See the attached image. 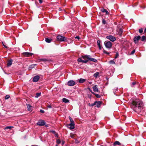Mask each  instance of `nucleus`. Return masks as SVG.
<instances>
[{
  "mask_svg": "<svg viewBox=\"0 0 146 146\" xmlns=\"http://www.w3.org/2000/svg\"><path fill=\"white\" fill-rule=\"evenodd\" d=\"M131 108L135 112L139 113L143 108V104L142 101L139 99H133L130 101Z\"/></svg>",
  "mask_w": 146,
  "mask_h": 146,
  "instance_id": "f257e3e1",
  "label": "nucleus"
},
{
  "mask_svg": "<svg viewBox=\"0 0 146 146\" xmlns=\"http://www.w3.org/2000/svg\"><path fill=\"white\" fill-rule=\"evenodd\" d=\"M84 60V61H87L88 62L89 61H91L94 62H96L97 60L95 58H91V56L89 55H84L81 57Z\"/></svg>",
  "mask_w": 146,
  "mask_h": 146,
  "instance_id": "f03ea898",
  "label": "nucleus"
},
{
  "mask_svg": "<svg viewBox=\"0 0 146 146\" xmlns=\"http://www.w3.org/2000/svg\"><path fill=\"white\" fill-rule=\"evenodd\" d=\"M57 40L60 42L66 41V37L60 35H58L56 37Z\"/></svg>",
  "mask_w": 146,
  "mask_h": 146,
  "instance_id": "7ed1b4c3",
  "label": "nucleus"
},
{
  "mask_svg": "<svg viewBox=\"0 0 146 146\" xmlns=\"http://www.w3.org/2000/svg\"><path fill=\"white\" fill-rule=\"evenodd\" d=\"M104 44L106 47L108 48H111L112 46L111 42L109 41H105Z\"/></svg>",
  "mask_w": 146,
  "mask_h": 146,
  "instance_id": "20e7f679",
  "label": "nucleus"
},
{
  "mask_svg": "<svg viewBox=\"0 0 146 146\" xmlns=\"http://www.w3.org/2000/svg\"><path fill=\"white\" fill-rule=\"evenodd\" d=\"M106 37L112 42H113L116 40V38L112 35L108 36Z\"/></svg>",
  "mask_w": 146,
  "mask_h": 146,
  "instance_id": "39448f33",
  "label": "nucleus"
},
{
  "mask_svg": "<svg viewBox=\"0 0 146 146\" xmlns=\"http://www.w3.org/2000/svg\"><path fill=\"white\" fill-rule=\"evenodd\" d=\"M141 37L140 36H135L133 38V40L135 44H137L138 42V40L141 39Z\"/></svg>",
  "mask_w": 146,
  "mask_h": 146,
  "instance_id": "423d86ee",
  "label": "nucleus"
},
{
  "mask_svg": "<svg viewBox=\"0 0 146 146\" xmlns=\"http://www.w3.org/2000/svg\"><path fill=\"white\" fill-rule=\"evenodd\" d=\"M45 124V121L42 120H39L37 123V124L39 125L40 126H42L44 125Z\"/></svg>",
  "mask_w": 146,
  "mask_h": 146,
  "instance_id": "0eeeda50",
  "label": "nucleus"
},
{
  "mask_svg": "<svg viewBox=\"0 0 146 146\" xmlns=\"http://www.w3.org/2000/svg\"><path fill=\"white\" fill-rule=\"evenodd\" d=\"M22 54L24 56L27 57L32 56L33 54L31 52H26L23 53Z\"/></svg>",
  "mask_w": 146,
  "mask_h": 146,
  "instance_id": "6e6552de",
  "label": "nucleus"
},
{
  "mask_svg": "<svg viewBox=\"0 0 146 146\" xmlns=\"http://www.w3.org/2000/svg\"><path fill=\"white\" fill-rule=\"evenodd\" d=\"M74 125L75 124L70 123L67 124V126L70 130H72L74 128Z\"/></svg>",
  "mask_w": 146,
  "mask_h": 146,
  "instance_id": "1a4fd4ad",
  "label": "nucleus"
},
{
  "mask_svg": "<svg viewBox=\"0 0 146 146\" xmlns=\"http://www.w3.org/2000/svg\"><path fill=\"white\" fill-rule=\"evenodd\" d=\"M117 31L118 33L117 35H119L120 36H121L123 33V30L121 28H120L117 29Z\"/></svg>",
  "mask_w": 146,
  "mask_h": 146,
  "instance_id": "9d476101",
  "label": "nucleus"
},
{
  "mask_svg": "<svg viewBox=\"0 0 146 146\" xmlns=\"http://www.w3.org/2000/svg\"><path fill=\"white\" fill-rule=\"evenodd\" d=\"M75 84V82L72 80H70L68 82V85L69 86H72Z\"/></svg>",
  "mask_w": 146,
  "mask_h": 146,
  "instance_id": "9b49d317",
  "label": "nucleus"
},
{
  "mask_svg": "<svg viewBox=\"0 0 146 146\" xmlns=\"http://www.w3.org/2000/svg\"><path fill=\"white\" fill-rule=\"evenodd\" d=\"M39 79L40 77L39 76H36L33 78V81L34 82H36L39 80Z\"/></svg>",
  "mask_w": 146,
  "mask_h": 146,
  "instance_id": "f8f14e48",
  "label": "nucleus"
},
{
  "mask_svg": "<svg viewBox=\"0 0 146 146\" xmlns=\"http://www.w3.org/2000/svg\"><path fill=\"white\" fill-rule=\"evenodd\" d=\"M93 91L95 92H98L99 90L97 87V85H95L93 87Z\"/></svg>",
  "mask_w": 146,
  "mask_h": 146,
  "instance_id": "ddd939ff",
  "label": "nucleus"
},
{
  "mask_svg": "<svg viewBox=\"0 0 146 146\" xmlns=\"http://www.w3.org/2000/svg\"><path fill=\"white\" fill-rule=\"evenodd\" d=\"M13 60L12 59H10L8 60L7 63V66H11Z\"/></svg>",
  "mask_w": 146,
  "mask_h": 146,
  "instance_id": "4468645a",
  "label": "nucleus"
},
{
  "mask_svg": "<svg viewBox=\"0 0 146 146\" xmlns=\"http://www.w3.org/2000/svg\"><path fill=\"white\" fill-rule=\"evenodd\" d=\"M77 61L78 62H82L83 63H86L88 62L87 61H84V60H82L81 58H78L77 60Z\"/></svg>",
  "mask_w": 146,
  "mask_h": 146,
  "instance_id": "2eb2a0df",
  "label": "nucleus"
},
{
  "mask_svg": "<svg viewBox=\"0 0 146 146\" xmlns=\"http://www.w3.org/2000/svg\"><path fill=\"white\" fill-rule=\"evenodd\" d=\"M101 43V41L100 40H98L97 41V45H98V47L99 48L100 50H101V46L100 44Z\"/></svg>",
  "mask_w": 146,
  "mask_h": 146,
  "instance_id": "dca6fc26",
  "label": "nucleus"
},
{
  "mask_svg": "<svg viewBox=\"0 0 146 146\" xmlns=\"http://www.w3.org/2000/svg\"><path fill=\"white\" fill-rule=\"evenodd\" d=\"M78 82L80 83H83L85 82L86 80L84 79L80 78L78 80Z\"/></svg>",
  "mask_w": 146,
  "mask_h": 146,
  "instance_id": "f3484780",
  "label": "nucleus"
},
{
  "mask_svg": "<svg viewBox=\"0 0 146 146\" xmlns=\"http://www.w3.org/2000/svg\"><path fill=\"white\" fill-rule=\"evenodd\" d=\"M101 11L103 13L106 12V15H109V13L106 9H103L101 10Z\"/></svg>",
  "mask_w": 146,
  "mask_h": 146,
  "instance_id": "a211bd4d",
  "label": "nucleus"
},
{
  "mask_svg": "<svg viewBox=\"0 0 146 146\" xmlns=\"http://www.w3.org/2000/svg\"><path fill=\"white\" fill-rule=\"evenodd\" d=\"M45 40L46 42L50 43L52 40V39L48 38H46L45 39Z\"/></svg>",
  "mask_w": 146,
  "mask_h": 146,
  "instance_id": "6ab92c4d",
  "label": "nucleus"
},
{
  "mask_svg": "<svg viewBox=\"0 0 146 146\" xmlns=\"http://www.w3.org/2000/svg\"><path fill=\"white\" fill-rule=\"evenodd\" d=\"M62 101L63 102H64L65 103H68L69 102V100L65 98H63L62 99Z\"/></svg>",
  "mask_w": 146,
  "mask_h": 146,
  "instance_id": "aec40b11",
  "label": "nucleus"
},
{
  "mask_svg": "<svg viewBox=\"0 0 146 146\" xmlns=\"http://www.w3.org/2000/svg\"><path fill=\"white\" fill-rule=\"evenodd\" d=\"M96 106L98 108H99L100 106L102 104L101 102L100 101H98V102H97V103H96Z\"/></svg>",
  "mask_w": 146,
  "mask_h": 146,
  "instance_id": "412c9836",
  "label": "nucleus"
},
{
  "mask_svg": "<svg viewBox=\"0 0 146 146\" xmlns=\"http://www.w3.org/2000/svg\"><path fill=\"white\" fill-rule=\"evenodd\" d=\"M26 105L28 108V110L29 111H30L31 110V108L32 107L28 104H27Z\"/></svg>",
  "mask_w": 146,
  "mask_h": 146,
  "instance_id": "4be33fe9",
  "label": "nucleus"
},
{
  "mask_svg": "<svg viewBox=\"0 0 146 146\" xmlns=\"http://www.w3.org/2000/svg\"><path fill=\"white\" fill-rule=\"evenodd\" d=\"M99 72H96L94 74L93 76L94 77L96 78L99 75Z\"/></svg>",
  "mask_w": 146,
  "mask_h": 146,
  "instance_id": "5701e85b",
  "label": "nucleus"
},
{
  "mask_svg": "<svg viewBox=\"0 0 146 146\" xmlns=\"http://www.w3.org/2000/svg\"><path fill=\"white\" fill-rule=\"evenodd\" d=\"M13 127H14L13 126H7L4 128V129L6 130L8 129H11Z\"/></svg>",
  "mask_w": 146,
  "mask_h": 146,
  "instance_id": "b1692460",
  "label": "nucleus"
},
{
  "mask_svg": "<svg viewBox=\"0 0 146 146\" xmlns=\"http://www.w3.org/2000/svg\"><path fill=\"white\" fill-rule=\"evenodd\" d=\"M138 84V83L137 82H133L131 85V86L132 87H133L135 85H136V84Z\"/></svg>",
  "mask_w": 146,
  "mask_h": 146,
  "instance_id": "393cba45",
  "label": "nucleus"
},
{
  "mask_svg": "<svg viewBox=\"0 0 146 146\" xmlns=\"http://www.w3.org/2000/svg\"><path fill=\"white\" fill-rule=\"evenodd\" d=\"M113 145H121V143L119 142L116 141L114 142V143H113Z\"/></svg>",
  "mask_w": 146,
  "mask_h": 146,
  "instance_id": "a878e982",
  "label": "nucleus"
},
{
  "mask_svg": "<svg viewBox=\"0 0 146 146\" xmlns=\"http://www.w3.org/2000/svg\"><path fill=\"white\" fill-rule=\"evenodd\" d=\"M141 39L142 41H144L146 39V36H142Z\"/></svg>",
  "mask_w": 146,
  "mask_h": 146,
  "instance_id": "bb28decb",
  "label": "nucleus"
},
{
  "mask_svg": "<svg viewBox=\"0 0 146 146\" xmlns=\"http://www.w3.org/2000/svg\"><path fill=\"white\" fill-rule=\"evenodd\" d=\"M94 95H95L96 97L97 98H100L101 97V96L98 94H96L95 93Z\"/></svg>",
  "mask_w": 146,
  "mask_h": 146,
  "instance_id": "cd10ccee",
  "label": "nucleus"
},
{
  "mask_svg": "<svg viewBox=\"0 0 146 146\" xmlns=\"http://www.w3.org/2000/svg\"><path fill=\"white\" fill-rule=\"evenodd\" d=\"M41 94V93H37L36 94V96L35 97L36 98H38Z\"/></svg>",
  "mask_w": 146,
  "mask_h": 146,
  "instance_id": "c85d7f7f",
  "label": "nucleus"
},
{
  "mask_svg": "<svg viewBox=\"0 0 146 146\" xmlns=\"http://www.w3.org/2000/svg\"><path fill=\"white\" fill-rule=\"evenodd\" d=\"M109 63L110 64H115V63L113 60H111L110 61Z\"/></svg>",
  "mask_w": 146,
  "mask_h": 146,
  "instance_id": "c756f323",
  "label": "nucleus"
},
{
  "mask_svg": "<svg viewBox=\"0 0 146 146\" xmlns=\"http://www.w3.org/2000/svg\"><path fill=\"white\" fill-rule=\"evenodd\" d=\"M36 65L35 64H32L29 66V68L30 69H32V68H34Z\"/></svg>",
  "mask_w": 146,
  "mask_h": 146,
  "instance_id": "7c9ffc66",
  "label": "nucleus"
},
{
  "mask_svg": "<svg viewBox=\"0 0 146 146\" xmlns=\"http://www.w3.org/2000/svg\"><path fill=\"white\" fill-rule=\"evenodd\" d=\"M75 135L73 134L72 133H71L70 134V136L72 138H74V137H75Z\"/></svg>",
  "mask_w": 146,
  "mask_h": 146,
  "instance_id": "2f4dec72",
  "label": "nucleus"
},
{
  "mask_svg": "<svg viewBox=\"0 0 146 146\" xmlns=\"http://www.w3.org/2000/svg\"><path fill=\"white\" fill-rule=\"evenodd\" d=\"M143 31V29L142 28L140 29L139 30V32L140 33H141Z\"/></svg>",
  "mask_w": 146,
  "mask_h": 146,
  "instance_id": "473e14b6",
  "label": "nucleus"
},
{
  "mask_svg": "<svg viewBox=\"0 0 146 146\" xmlns=\"http://www.w3.org/2000/svg\"><path fill=\"white\" fill-rule=\"evenodd\" d=\"M97 103V101H96L94 103L92 104H91V105H90V106H93L94 105H95Z\"/></svg>",
  "mask_w": 146,
  "mask_h": 146,
  "instance_id": "72a5a7b5",
  "label": "nucleus"
},
{
  "mask_svg": "<svg viewBox=\"0 0 146 146\" xmlns=\"http://www.w3.org/2000/svg\"><path fill=\"white\" fill-rule=\"evenodd\" d=\"M10 97V96L9 95H7L5 97V99H8Z\"/></svg>",
  "mask_w": 146,
  "mask_h": 146,
  "instance_id": "f704fd0d",
  "label": "nucleus"
},
{
  "mask_svg": "<svg viewBox=\"0 0 146 146\" xmlns=\"http://www.w3.org/2000/svg\"><path fill=\"white\" fill-rule=\"evenodd\" d=\"M56 143H57V144H60V143H61V141L60 140V139H58L57 140H56Z\"/></svg>",
  "mask_w": 146,
  "mask_h": 146,
  "instance_id": "c9c22d12",
  "label": "nucleus"
},
{
  "mask_svg": "<svg viewBox=\"0 0 146 146\" xmlns=\"http://www.w3.org/2000/svg\"><path fill=\"white\" fill-rule=\"evenodd\" d=\"M103 52L104 53L107 54L108 55H109L110 54L109 52H108L107 51L105 50H103Z\"/></svg>",
  "mask_w": 146,
  "mask_h": 146,
  "instance_id": "e433bc0d",
  "label": "nucleus"
},
{
  "mask_svg": "<svg viewBox=\"0 0 146 146\" xmlns=\"http://www.w3.org/2000/svg\"><path fill=\"white\" fill-rule=\"evenodd\" d=\"M102 23L103 24H106V22L105 20L104 19H103L102 20Z\"/></svg>",
  "mask_w": 146,
  "mask_h": 146,
  "instance_id": "4c0bfd02",
  "label": "nucleus"
},
{
  "mask_svg": "<svg viewBox=\"0 0 146 146\" xmlns=\"http://www.w3.org/2000/svg\"><path fill=\"white\" fill-rule=\"evenodd\" d=\"M119 56V54L117 52L116 53V56L115 57V58H117Z\"/></svg>",
  "mask_w": 146,
  "mask_h": 146,
  "instance_id": "58836bf2",
  "label": "nucleus"
},
{
  "mask_svg": "<svg viewBox=\"0 0 146 146\" xmlns=\"http://www.w3.org/2000/svg\"><path fill=\"white\" fill-rule=\"evenodd\" d=\"M75 143H79L80 142L78 140L76 139L75 141Z\"/></svg>",
  "mask_w": 146,
  "mask_h": 146,
  "instance_id": "ea45409f",
  "label": "nucleus"
},
{
  "mask_svg": "<svg viewBox=\"0 0 146 146\" xmlns=\"http://www.w3.org/2000/svg\"><path fill=\"white\" fill-rule=\"evenodd\" d=\"M135 50H133L131 52L130 54H133L135 52Z\"/></svg>",
  "mask_w": 146,
  "mask_h": 146,
  "instance_id": "a19ab883",
  "label": "nucleus"
},
{
  "mask_svg": "<svg viewBox=\"0 0 146 146\" xmlns=\"http://www.w3.org/2000/svg\"><path fill=\"white\" fill-rule=\"evenodd\" d=\"M70 123H70L74 124V122L73 119H72L71 120H70Z\"/></svg>",
  "mask_w": 146,
  "mask_h": 146,
  "instance_id": "79ce46f5",
  "label": "nucleus"
},
{
  "mask_svg": "<svg viewBox=\"0 0 146 146\" xmlns=\"http://www.w3.org/2000/svg\"><path fill=\"white\" fill-rule=\"evenodd\" d=\"M2 43L3 46H4L5 48H8L7 46L6 45H5L3 42H2Z\"/></svg>",
  "mask_w": 146,
  "mask_h": 146,
  "instance_id": "37998d69",
  "label": "nucleus"
},
{
  "mask_svg": "<svg viewBox=\"0 0 146 146\" xmlns=\"http://www.w3.org/2000/svg\"><path fill=\"white\" fill-rule=\"evenodd\" d=\"M41 60L43 61H46L47 60L45 59H42Z\"/></svg>",
  "mask_w": 146,
  "mask_h": 146,
  "instance_id": "c03bdc74",
  "label": "nucleus"
},
{
  "mask_svg": "<svg viewBox=\"0 0 146 146\" xmlns=\"http://www.w3.org/2000/svg\"><path fill=\"white\" fill-rule=\"evenodd\" d=\"M75 38L77 39L78 40H79L80 39V37L79 36H76L75 37Z\"/></svg>",
  "mask_w": 146,
  "mask_h": 146,
  "instance_id": "a18cd8bd",
  "label": "nucleus"
},
{
  "mask_svg": "<svg viewBox=\"0 0 146 146\" xmlns=\"http://www.w3.org/2000/svg\"><path fill=\"white\" fill-rule=\"evenodd\" d=\"M40 112L41 113H44V111L42 110H40Z\"/></svg>",
  "mask_w": 146,
  "mask_h": 146,
  "instance_id": "49530a36",
  "label": "nucleus"
},
{
  "mask_svg": "<svg viewBox=\"0 0 146 146\" xmlns=\"http://www.w3.org/2000/svg\"><path fill=\"white\" fill-rule=\"evenodd\" d=\"M43 0H39V3L41 4L42 3Z\"/></svg>",
  "mask_w": 146,
  "mask_h": 146,
  "instance_id": "de8ad7c7",
  "label": "nucleus"
},
{
  "mask_svg": "<svg viewBox=\"0 0 146 146\" xmlns=\"http://www.w3.org/2000/svg\"><path fill=\"white\" fill-rule=\"evenodd\" d=\"M65 142L64 141H62V145H63L64 144Z\"/></svg>",
  "mask_w": 146,
  "mask_h": 146,
  "instance_id": "09e8293b",
  "label": "nucleus"
},
{
  "mask_svg": "<svg viewBox=\"0 0 146 146\" xmlns=\"http://www.w3.org/2000/svg\"><path fill=\"white\" fill-rule=\"evenodd\" d=\"M90 91L92 93V94H93L94 95V94H95V93L94 92H93L92 90H90Z\"/></svg>",
  "mask_w": 146,
  "mask_h": 146,
  "instance_id": "8fccbe9b",
  "label": "nucleus"
},
{
  "mask_svg": "<svg viewBox=\"0 0 146 146\" xmlns=\"http://www.w3.org/2000/svg\"><path fill=\"white\" fill-rule=\"evenodd\" d=\"M47 107L48 108H51L52 107V106L50 105L48 106Z\"/></svg>",
  "mask_w": 146,
  "mask_h": 146,
  "instance_id": "3c124183",
  "label": "nucleus"
},
{
  "mask_svg": "<svg viewBox=\"0 0 146 146\" xmlns=\"http://www.w3.org/2000/svg\"><path fill=\"white\" fill-rule=\"evenodd\" d=\"M69 120H70V121L71 120H72V119L70 116L69 117Z\"/></svg>",
  "mask_w": 146,
  "mask_h": 146,
  "instance_id": "603ef678",
  "label": "nucleus"
},
{
  "mask_svg": "<svg viewBox=\"0 0 146 146\" xmlns=\"http://www.w3.org/2000/svg\"><path fill=\"white\" fill-rule=\"evenodd\" d=\"M144 32L145 33H146V28H145V29Z\"/></svg>",
  "mask_w": 146,
  "mask_h": 146,
  "instance_id": "864d4df0",
  "label": "nucleus"
},
{
  "mask_svg": "<svg viewBox=\"0 0 146 146\" xmlns=\"http://www.w3.org/2000/svg\"><path fill=\"white\" fill-rule=\"evenodd\" d=\"M59 10L60 11H62V9L60 8H59Z\"/></svg>",
  "mask_w": 146,
  "mask_h": 146,
  "instance_id": "5fc2aeb1",
  "label": "nucleus"
},
{
  "mask_svg": "<svg viewBox=\"0 0 146 146\" xmlns=\"http://www.w3.org/2000/svg\"><path fill=\"white\" fill-rule=\"evenodd\" d=\"M91 83H92V82H89V84H91Z\"/></svg>",
  "mask_w": 146,
  "mask_h": 146,
  "instance_id": "6e6d98bb",
  "label": "nucleus"
},
{
  "mask_svg": "<svg viewBox=\"0 0 146 146\" xmlns=\"http://www.w3.org/2000/svg\"><path fill=\"white\" fill-rule=\"evenodd\" d=\"M56 146H58V145H56Z\"/></svg>",
  "mask_w": 146,
  "mask_h": 146,
  "instance_id": "4d7b16f0",
  "label": "nucleus"
},
{
  "mask_svg": "<svg viewBox=\"0 0 146 146\" xmlns=\"http://www.w3.org/2000/svg\"><path fill=\"white\" fill-rule=\"evenodd\" d=\"M113 146H115V145H114Z\"/></svg>",
  "mask_w": 146,
  "mask_h": 146,
  "instance_id": "13d9d810",
  "label": "nucleus"
}]
</instances>
